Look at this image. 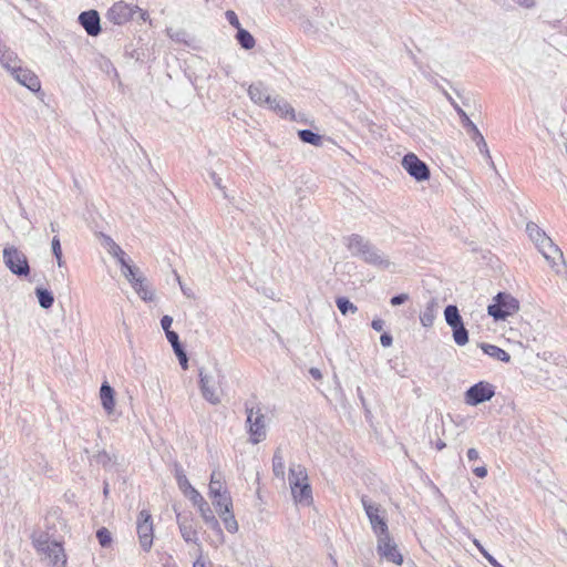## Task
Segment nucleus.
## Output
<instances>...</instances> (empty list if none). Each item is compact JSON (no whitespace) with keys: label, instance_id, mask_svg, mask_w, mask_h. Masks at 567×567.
<instances>
[{"label":"nucleus","instance_id":"nucleus-49","mask_svg":"<svg viewBox=\"0 0 567 567\" xmlns=\"http://www.w3.org/2000/svg\"><path fill=\"white\" fill-rule=\"evenodd\" d=\"M408 300H409V295L402 292V293L394 295L390 299V303H391V306L396 307V306H401V305L405 303Z\"/></svg>","mask_w":567,"mask_h":567},{"label":"nucleus","instance_id":"nucleus-20","mask_svg":"<svg viewBox=\"0 0 567 567\" xmlns=\"http://www.w3.org/2000/svg\"><path fill=\"white\" fill-rule=\"evenodd\" d=\"M175 477L179 489L192 503L202 499V494L190 484L182 468H176Z\"/></svg>","mask_w":567,"mask_h":567},{"label":"nucleus","instance_id":"nucleus-11","mask_svg":"<svg viewBox=\"0 0 567 567\" xmlns=\"http://www.w3.org/2000/svg\"><path fill=\"white\" fill-rule=\"evenodd\" d=\"M401 164L405 172L419 183L429 181L431 177L429 165L412 152L403 156Z\"/></svg>","mask_w":567,"mask_h":567},{"label":"nucleus","instance_id":"nucleus-14","mask_svg":"<svg viewBox=\"0 0 567 567\" xmlns=\"http://www.w3.org/2000/svg\"><path fill=\"white\" fill-rule=\"evenodd\" d=\"M78 22L90 37H97L102 32L100 13L95 9L82 11Z\"/></svg>","mask_w":567,"mask_h":567},{"label":"nucleus","instance_id":"nucleus-61","mask_svg":"<svg viewBox=\"0 0 567 567\" xmlns=\"http://www.w3.org/2000/svg\"><path fill=\"white\" fill-rule=\"evenodd\" d=\"M466 456L470 462H474V461L478 460V457H480L477 450L474 447H471L467 450Z\"/></svg>","mask_w":567,"mask_h":567},{"label":"nucleus","instance_id":"nucleus-34","mask_svg":"<svg viewBox=\"0 0 567 567\" xmlns=\"http://www.w3.org/2000/svg\"><path fill=\"white\" fill-rule=\"evenodd\" d=\"M272 472L278 478L285 477V461L279 447L275 451L272 456Z\"/></svg>","mask_w":567,"mask_h":567},{"label":"nucleus","instance_id":"nucleus-1","mask_svg":"<svg viewBox=\"0 0 567 567\" xmlns=\"http://www.w3.org/2000/svg\"><path fill=\"white\" fill-rule=\"evenodd\" d=\"M31 540L34 549L49 558L53 566L65 567L68 558L61 542L51 540L49 533L42 530L33 532Z\"/></svg>","mask_w":567,"mask_h":567},{"label":"nucleus","instance_id":"nucleus-42","mask_svg":"<svg viewBox=\"0 0 567 567\" xmlns=\"http://www.w3.org/2000/svg\"><path fill=\"white\" fill-rule=\"evenodd\" d=\"M474 544L477 547V549L480 550V553L482 554V556L488 561V564L492 567H502L503 566L492 554L488 553V550H486L484 548V546L477 539L474 540Z\"/></svg>","mask_w":567,"mask_h":567},{"label":"nucleus","instance_id":"nucleus-44","mask_svg":"<svg viewBox=\"0 0 567 567\" xmlns=\"http://www.w3.org/2000/svg\"><path fill=\"white\" fill-rule=\"evenodd\" d=\"M471 138H472V141H473V142H475V144H476V146H477L478 151H480L482 154L486 155L488 158H491V155H489V151H488L487 143H486V141H485L484 136L482 135V133H481V132H478V134H477V135H474V136H472Z\"/></svg>","mask_w":567,"mask_h":567},{"label":"nucleus","instance_id":"nucleus-51","mask_svg":"<svg viewBox=\"0 0 567 567\" xmlns=\"http://www.w3.org/2000/svg\"><path fill=\"white\" fill-rule=\"evenodd\" d=\"M380 343L383 348H389L393 343V337L389 331H383L380 336Z\"/></svg>","mask_w":567,"mask_h":567},{"label":"nucleus","instance_id":"nucleus-8","mask_svg":"<svg viewBox=\"0 0 567 567\" xmlns=\"http://www.w3.org/2000/svg\"><path fill=\"white\" fill-rule=\"evenodd\" d=\"M496 388L487 381H478L471 385L464 393V402L470 406H477L491 401L495 395Z\"/></svg>","mask_w":567,"mask_h":567},{"label":"nucleus","instance_id":"nucleus-29","mask_svg":"<svg viewBox=\"0 0 567 567\" xmlns=\"http://www.w3.org/2000/svg\"><path fill=\"white\" fill-rule=\"evenodd\" d=\"M34 293L41 308L47 310L53 306L54 295L50 289L38 286L34 289Z\"/></svg>","mask_w":567,"mask_h":567},{"label":"nucleus","instance_id":"nucleus-39","mask_svg":"<svg viewBox=\"0 0 567 567\" xmlns=\"http://www.w3.org/2000/svg\"><path fill=\"white\" fill-rule=\"evenodd\" d=\"M18 62H19V59H18L17 53L11 51L9 48H8V52H6L3 54V58L0 61L1 65L3 68H6L8 71H10V73L12 72L13 68L18 66Z\"/></svg>","mask_w":567,"mask_h":567},{"label":"nucleus","instance_id":"nucleus-58","mask_svg":"<svg viewBox=\"0 0 567 567\" xmlns=\"http://www.w3.org/2000/svg\"><path fill=\"white\" fill-rule=\"evenodd\" d=\"M512 1L525 9H532L536 6V2L534 0H512Z\"/></svg>","mask_w":567,"mask_h":567},{"label":"nucleus","instance_id":"nucleus-24","mask_svg":"<svg viewBox=\"0 0 567 567\" xmlns=\"http://www.w3.org/2000/svg\"><path fill=\"white\" fill-rule=\"evenodd\" d=\"M478 347L481 348V350L483 351L484 354L488 355L489 358H492L496 361H501L504 363L511 362V359H512L511 354L507 351H505L504 349H502L495 344L481 342V343H478Z\"/></svg>","mask_w":567,"mask_h":567},{"label":"nucleus","instance_id":"nucleus-59","mask_svg":"<svg viewBox=\"0 0 567 567\" xmlns=\"http://www.w3.org/2000/svg\"><path fill=\"white\" fill-rule=\"evenodd\" d=\"M193 567H206V561L203 558V549L198 548V556L196 560L193 563Z\"/></svg>","mask_w":567,"mask_h":567},{"label":"nucleus","instance_id":"nucleus-7","mask_svg":"<svg viewBox=\"0 0 567 567\" xmlns=\"http://www.w3.org/2000/svg\"><path fill=\"white\" fill-rule=\"evenodd\" d=\"M377 554L380 559L401 566L404 557L390 533L377 538Z\"/></svg>","mask_w":567,"mask_h":567},{"label":"nucleus","instance_id":"nucleus-28","mask_svg":"<svg viewBox=\"0 0 567 567\" xmlns=\"http://www.w3.org/2000/svg\"><path fill=\"white\" fill-rule=\"evenodd\" d=\"M452 105H453L454 110L456 111L457 115L460 116L461 123H462L463 127L465 128V131L467 132V134L471 137L474 135H477L480 130L477 128L476 124H474L471 121V118L468 117L466 112L453 101H452Z\"/></svg>","mask_w":567,"mask_h":567},{"label":"nucleus","instance_id":"nucleus-32","mask_svg":"<svg viewBox=\"0 0 567 567\" xmlns=\"http://www.w3.org/2000/svg\"><path fill=\"white\" fill-rule=\"evenodd\" d=\"M132 288L144 301L153 300L154 295L150 289L145 277H143L141 280H137L136 282H133Z\"/></svg>","mask_w":567,"mask_h":567},{"label":"nucleus","instance_id":"nucleus-31","mask_svg":"<svg viewBox=\"0 0 567 567\" xmlns=\"http://www.w3.org/2000/svg\"><path fill=\"white\" fill-rule=\"evenodd\" d=\"M235 38L244 50H251L256 45L254 35L247 29H239Z\"/></svg>","mask_w":567,"mask_h":567},{"label":"nucleus","instance_id":"nucleus-2","mask_svg":"<svg viewBox=\"0 0 567 567\" xmlns=\"http://www.w3.org/2000/svg\"><path fill=\"white\" fill-rule=\"evenodd\" d=\"M519 310V301L508 292H498L487 306V313L494 321H504Z\"/></svg>","mask_w":567,"mask_h":567},{"label":"nucleus","instance_id":"nucleus-46","mask_svg":"<svg viewBox=\"0 0 567 567\" xmlns=\"http://www.w3.org/2000/svg\"><path fill=\"white\" fill-rule=\"evenodd\" d=\"M225 17H226V20L228 21V23H229L231 27H234L237 31H238L239 29H241V28H243V27H241V24H240V21H239V19H238V16L236 14V12H235V11H233V10H227V11L225 12Z\"/></svg>","mask_w":567,"mask_h":567},{"label":"nucleus","instance_id":"nucleus-22","mask_svg":"<svg viewBox=\"0 0 567 567\" xmlns=\"http://www.w3.org/2000/svg\"><path fill=\"white\" fill-rule=\"evenodd\" d=\"M526 233L530 240L536 245L537 248H545V245H549L553 247L551 238H549L546 233L534 221H528L526 225Z\"/></svg>","mask_w":567,"mask_h":567},{"label":"nucleus","instance_id":"nucleus-27","mask_svg":"<svg viewBox=\"0 0 567 567\" xmlns=\"http://www.w3.org/2000/svg\"><path fill=\"white\" fill-rule=\"evenodd\" d=\"M437 307L439 302L436 298H431L427 301L425 309L420 315V321L423 327L430 328L433 326Z\"/></svg>","mask_w":567,"mask_h":567},{"label":"nucleus","instance_id":"nucleus-10","mask_svg":"<svg viewBox=\"0 0 567 567\" xmlns=\"http://www.w3.org/2000/svg\"><path fill=\"white\" fill-rule=\"evenodd\" d=\"M136 532L140 540L141 548L144 551H150L153 546L154 526L153 518L147 509H142L136 519Z\"/></svg>","mask_w":567,"mask_h":567},{"label":"nucleus","instance_id":"nucleus-53","mask_svg":"<svg viewBox=\"0 0 567 567\" xmlns=\"http://www.w3.org/2000/svg\"><path fill=\"white\" fill-rule=\"evenodd\" d=\"M173 318L168 315H165L161 318V327L164 332L172 331Z\"/></svg>","mask_w":567,"mask_h":567},{"label":"nucleus","instance_id":"nucleus-62","mask_svg":"<svg viewBox=\"0 0 567 567\" xmlns=\"http://www.w3.org/2000/svg\"><path fill=\"white\" fill-rule=\"evenodd\" d=\"M309 374H310L315 380H321V379H322V373H321V371H320L318 368H310V369H309Z\"/></svg>","mask_w":567,"mask_h":567},{"label":"nucleus","instance_id":"nucleus-63","mask_svg":"<svg viewBox=\"0 0 567 567\" xmlns=\"http://www.w3.org/2000/svg\"><path fill=\"white\" fill-rule=\"evenodd\" d=\"M213 481H220V482H224V476H223V473L217 471V470H214L210 474V481L209 482H213Z\"/></svg>","mask_w":567,"mask_h":567},{"label":"nucleus","instance_id":"nucleus-40","mask_svg":"<svg viewBox=\"0 0 567 567\" xmlns=\"http://www.w3.org/2000/svg\"><path fill=\"white\" fill-rule=\"evenodd\" d=\"M225 525L227 532L235 534L238 532V522L234 515V512L230 511L229 514L219 516Z\"/></svg>","mask_w":567,"mask_h":567},{"label":"nucleus","instance_id":"nucleus-47","mask_svg":"<svg viewBox=\"0 0 567 567\" xmlns=\"http://www.w3.org/2000/svg\"><path fill=\"white\" fill-rule=\"evenodd\" d=\"M168 37L179 43H186V38L188 37L187 32L184 30H177L175 32H172L171 29L167 30Z\"/></svg>","mask_w":567,"mask_h":567},{"label":"nucleus","instance_id":"nucleus-9","mask_svg":"<svg viewBox=\"0 0 567 567\" xmlns=\"http://www.w3.org/2000/svg\"><path fill=\"white\" fill-rule=\"evenodd\" d=\"M3 261L8 269L18 277H27L30 274L28 258L13 246L3 249Z\"/></svg>","mask_w":567,"mask_h":567},{"label":"nucleus","instance_id":"nucleus-43","mask_svg":"<svg viewBox=\"0 0 567 567\" xmlns=\"http://www.w3.org/2000/svg\"><path fill=\"white\" fill-rule=\"evenodd\" d=\"M205 523L218 536L220 543H224V540H225L224 532L220 527L218 519L215 517V515H213L210 518H208Z\"/></svg>","mask_w":567,"mask_h":567},{"label":"nucleus","instance_id":"nucleus-45","mask_svg":"<svg viewBox=\"0 0 567 567\" xmlns=\"http://www.w3.org/2000/svg\"><path fill=\"white\" fill-rule=\"evenodd\" d=\"M208 489H209L208 495L210 497V496H219V494H223L224 491L227 488L224 486V482L213 481V482H209Z\"/></svg>","mask_w":567,"mask_h":567},{"label":"nucleus","instance_id":"nucleus-60","mask_svg":"<svg viewBox=\"0 0 567 567\" xmlns=\"http://www.w3.org/2000/svg\"><path fill=\"white\" fill-rule=\"evenodd\" d=\"M473 473L480 477V478H484L487 476V467L485 465H482V466H476L473 468Z\"/></svg>","mask_w":567,"mask_h":567},{"label":"nucleus","instance_id":"nucleus-12","mask_svg":"<svg viewBox=\"0 0 567 567\" xmlns=\"http://www.w3.org/2000/svg\"><path fill=\"white\" fill-rule=\"evenodd\" d=\"M174 511L176 514V523L178 525V528H179L183 539L188 544L192 543V544L197 545L198 548L202 547L199 544L197 530L192 524L193 514L190 512H186V513L177 512V509L175 507H174Z\"/></svg>","mask_w":567,"mask_h":567},{"label":"nucleus","instance_id":"nucleus-16","mask_svg":"<svg viewBox=\"0 0 567 567\" xmlns=\"http://www.w3.org/2000/svg\"><path fill=\"white\" fill-rule=\"evenodd\" d=\"M11 74L13 78L23 86L28 87L31 92H38L41 89V82L32 71L29 69H23L18 65L12 69Z\"/></svg>","mask_w":567,"mask_h":567},{"label":"nucleus","instance_id":"nucleus-33","mask_svg":"<svg viewBox=\"0 0 567 567\" xmlns=\"http://www.w3.org/2000/svg\"><path fill=\"white\" fill-rule=\"evenodd\" d=\"M107 239L111 243V249H109V252L114 258H116L121 268L126 267V265L131 262V259L127 257L126 252L111 237H107Z\"/></svg>","mask_w":567,"mask_h":567},{"label":"nucleus","instance_id":"nucleus-50","mask_svg":"<svg viewBox=\"0 0 567 567\" xmlns=\"http://www.w3.org/2000/svg\"><path fill=\"white\" fill-rule=\"evenodd\" d=\"M165 337L167 339V341L169 342V344L172 346V348L176 347L177 344L182 343V341L179 340V336L176 331L172 330V331H167L165 332Z\"/></svg>","mask_w":567,"mask_h":567},{"label":"nucleus","instance_id":"nucleus-55","mask_svg":"<svg viewBox=\"0 0 567 567\" xmlns=\"http://www.w3.org/2000/svg\"><path fill=\"white\" fill-rule=\"evenodd\" d=\"M175 276H176V279L179 284V287H181V290L182 292L184 293V296H186L187 298H194V292L190 288H187L181 280V277L175 272Z\"/></svg>","mask_w":567,"mask_h":567},{"label":"nucleus","instance_id":"nucleus-25","mask_svg":"<svg viewBox=\"0 0 567 567\" xmlns=\"http://www.w3.org/2000/svg\"><path fill=\"white\" fill-rule=\"evenodd\" d=\"M210 498L219 516L229 514L233 511V498L228 489H225L219 496H210Z\"/></svg>","mask_w":567,"mask_h":567},{"label":"nucleus","instance_id":"nucleus-4","mask_svg":"<svg viewBox=\"0 0 567 567\" xmlns=\"http://www.w3.org/2000/svg\"><path fill=\"white\" fill-rule=\"evenodd\" d=\"M289 470V485L296 503L309 505L312 502V489L308 483V475L303 467L298 466Z\"/></svg>","mask_w":567,"mask_h":567},{"label":"nucleus","instance_id":"nucleus-21","mask_svg":"<svg viewBox=\"0 0 567 567\" xmlns=\"http://www.w3.org/2000/svg\"><path fill=\"white\" fill-rule=\"evenodd\" d=\"M101 405L107 415L113 414L115 410V390L107 381H104L100 388Z\"/></svg>","mask_w":567,"mask_h":567},{"label":"nucleus","instance_id":"nucleus-48","mask_svg":"<svg viewBox=\"0 0 567 567\" xmlns=\"http://www.w3.org/2000/svg\"><path fill=\"white\" fill-rule=\"evenodd\" d=\"M209 177L212 179V182L214 183V185L220 189L223 192V195L225 198H228V195L226 193V188L225 186L221 184V178L218 176V174L214 171H210L209 172Z\"/></svg>","mask_w":567,"mask_h":567},{"label":"nucleus","instance_id":"nucleus-6","mask_svg":"<svg viewBox=\"0 0 567 567\" xmlns=\"http://www.w3.org/2000/svg\"><path fill=\"white\" fill-rule=\"evenodd\" d=\"M444 319L452 330L454 342L463 347L470 340L468 330L465 328L464 320L456 305H447L444 309Z\"/></svg>","mask_w":567,"mask_h":567},{"label":"nucleus","instance_id":"nucleus-64","mask_svg":"<svg viewBox=\"0 0 567 567\" xmlns=\"http://www.w3.org/2000/svg\"><path fill=\"white\" fill-rule=\"evenodd\" d=\"M135 9V12H138L140 13V18L143 20V21H146L148 19V12L147 11H144L142 10L141 8H138L137 6H134L133 7Z\"/></svg>","mask_w":567,"mask_h":567},{"label":"nucleus","instance_id":"nucleus-57","mask_svg":"<svg viewBox=\"0 0 567 567\" xmlns=\"http://www.w3.org/2000/svg\"><path fill=\"white\" fill-rule=\"evenodd\" d=\"M173 351L177 359L187 355V351L183 342L174 347Z\"/></svg>","mask_w":567,"mask_h":567},{"label":"nucleus","instance_id":"nucleus-17","mask_svg":"<svg viewBox=\"0 0 567 567\" xmlns=\"http://www.w3.org/2000/svg\"><path fill=\"white\" fill-rule=\"evenodd\" d=\"M365 264L377 267L379 269H389L392 262L389 258L373 244L365 250L361 258Z\"/></svg>","mask_w":567,"mask_h":567},{"label":"nucleus","instance_id":"nucleus-13","mask_svg":"<svg viewBox=\"0 0 567 567\" xmlns=\"http://www.w3.org/2000/svg\"><path fill=\"white\" fill-rule=\"evenodd\" d=\"M135 9L123 1L115 2L106 12V19L114 24L122 25L133 19Z\"/></svg>","mask_w":567,"mask_h":567},{"label":"nucleus","instance_id":"nucleus-56","mask_svg":"<svg viewBox=\"0 0 567 567\" xmlns=\"http://www.w3.org/2000/svg\"><path fill=\"white\" fill-rule=\"evenodd\" d=\"M384 320L381 319V318H374L372 321H371V328L374 330V331H378V332H381L383 331V328H384Z\"/></svg>","mask_w":567,"mask_h":567},{"label":"nucleus","instance_id":"nucleus-19","mask_svg":"<svg viewBox=\"0 0 567 567\" xmlns=\"http://www.w3.org/2000/svg\"><path fill=\"white\" fill-rule=\"evenodd\" d=\"M346 247L353 257L362 258L365 250L370 248L372 243L359 234H352L346 238Z\"/></svg>","mask_w":567,"mask_h":567},{"label":"nucleus","instance_id":"nucleus-37","mask_svg":"<svg viewBox=\"0 0 567 567\" xmlns=\"http://www.w3.org/2000/svg\"><path fill=\"white\" fill-rule=\"evenodd\" d=\"M121 270L123 276L130 281L131 286L133 282H136L144 277L140 269L131 262L127 264L126 267H122Z\"/></svg>","mask_w":567,"mask_h":567},{"label":"nucleus","instance_id":"nucleus-41","mask_svg":"<svg viewBox=\"0 0 567 567\" xmlns=\"http://www.w3.org/2000/svg\"><path fill=\"white\" fill-rule=\"evenodd\" d=\"M193 505L198 508V512H199L200 516L203 517L204 522H206L208 518H210L214 515L209 504L205 501L204 497H202V499H198V502L193 503Z\"/></svg>","mask_w":567,"mask_h":567},{"label":"nucleus","instance_id":"nucleus-54","mask_svg":"<svg viewBox=\"0 0 567 567\" xmlns=\"http://www.w3.org/2000/svg\"><path fill=\"white\" fill-rule=\"evenodd\" d=\"M126 53L130 55V58L134 59L137 62H143L145 53L138 49H134L131 52L126 50Z\"/></svg>","mask_w":567,"mask_h":567},{"label":"nucleus","instance_id":"nucleus-30","mask_svg":"<svg viewBox=\"0 0 567 567\" xmlns=\"http://www.w3.org/2000/svg\"><path fill=\"white\" fill-rule=\"evenodd\" d=\"M297 134H298L299 140L302 143L310 144L313 146L322 145L323 136L317 132H313L312 130H309V128L299 130L297 132Z\"/></svg>","mask_w":567,"mask_h":567},{"label":"nucleus","instance_id":"nucleus-52","mask_svg":"<svg viewBox=\"0 0 567 567\" xmlns=\"http://www.w3.org/2000/svg\"><path fill=\"white\" fill-rule=\"evenodd\" d=\"M51 250H52L53 256L62 254L61 241L58 236H54L51 240Z\"/></svg>","mask_w":567,"mask_h":567},{"label":"nucleus","instance_id":"nucleus-23","mask_svg":"<svg viewBox=\"0 0 567 567\" xmlns=\"http://www.w3.org/2000/svg\"><path fill=\"white\" fill-rule=\"evenodd\" d=\"M267 106L281 117H289L290 120H295L293 107L279 95L271 96Z\"/></svg>","mask_w":567,"mask_h":567},{"label":"nucleus","instance_id":"nucleus-36","mask_svg":"<svg viewBox=\"0 0 567 567\" xmlns=\"http://www.w3.org/2000/svg\"><path fill=\"white\" fill-rule=\"evenodd\" d=\"M93 460L102 465L105 470H107L111 464H115L117 461V457L115 454L111 455L105 450L99 451L95 455H93Z\"/></svg>","mask_w":567,"mask_h":567},{"label":"nucleus","instance_id":"nucleus-15","mask_svg":"<svg viewBox=\"0 0 567 567\" xmlns=\"http://www.w3.org/2000/svg\"><path fill=\"white\" fill-rule=\"evenodd\" d=\"M549 245H545V248H538V250L542 252V255L545 257V259L550 264L551 268L555 270L557 275H560L563 272V269H566V262L564 259L563 251L560 248L554 244L551 240Z\"/></svg>","mask_w":567,"mask_h":567},{"label":"nucleus","instance_id":"nucleus-18","mask_svg":"<svg viewBox=\"0 0 567 567\" xmlns=\"http://www.w3.org/2000/svg\"><path fill=\"white\" fill-rule=\"evenodd\" d=\"M198 377H199V389H200L203 398L207 402H209L214 405L220 403V398L216 393L215 388L212 385V381H213L212 377L206 374L204 372L203 368L199 369Z\"/></svg>","mask_w":567,"mask_h":567},{"label":"nucleus","instance_id":"nucleus-3","mask_svg":"<svg viewBox=\"0 0 567 567\" xmlns=\"http://www.w3.org/2000/svg\"><path fill=\"white\" fill-rule=\"evenodd\" d=\"M245 412L247 414L246 427L249 434V441L252 444H258L267 436L265 415L260 408H257L255 411L254 404L249 401L245 402Z\"/></svg>","mask_w":567,"mask_h":567},{"label":"nucleus","instance_id":"nucleus-35","mask_svg":"<svg viewBox=\"0 0 567 567\" xmlns=\"http://www.w3.org/2000/svg\"><path fill=\"white\" fill-rule=\"evenodd\" d=\"M336 306L343 316L358 311V307L348 297H337Z\"/></svg>","mask_w":567,"mask_h":567},{"label":"nucleus","instance_id":"nucleus-26","mask_svg":"<svg viewBox=\"0 0 567 567\" xmlns=\"http://www.w3.org/2000/svg\"><path fill=\"white\" fill-rule=\"evenodd\" d=\"M248 95L254 103L266 105L271 97L261 82L251 84L248 89Z\"/></svg>","mask_w":567,"mask_h":567},{"label":"nucleus","instance_id":"nucleus-5","mask_svg":"<svg viewBox=\"0 0 567 567\" xmlns=\"http://www.w3.org/2000/svg\"><path fill=\"white\" fill-rule=\"evenodd\" d=\"M361 504L375 537L390 533L385 512L381 505L372 502L367 495L361 496Z\"/></svg>","mask_w":567,"mask_h":567},{"label":"nucleus","instance_id":"nucleus-38","mask_svg":"<svg viewBox=\"0 0 567 567\" xmlns=\"http://www.w3.org/2000/svg\"><path fill=\"white\" fill-rule=\"evenodd\" d=\"M96 539L102 548H110L113 543V537L111 532L106 527H100L96 530Z\"/></svg>","mask_w":567,"mask_h":567}]
</instances>
